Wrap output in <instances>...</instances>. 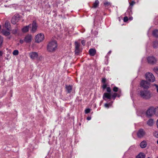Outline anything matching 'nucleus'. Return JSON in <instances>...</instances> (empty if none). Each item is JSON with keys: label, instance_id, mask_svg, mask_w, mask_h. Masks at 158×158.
Returning <instances> with one entry per match:
<instances>
[{"label": "nucleus", "instance_id": "aec40b11", "mask_svg": "<svg viewBox=\"0 0 158 158\" xmlns=\"http://www.w3.org/2000/svg\"><path fill=\"white\" fill-rule=\"evenodd\" d=\"M145 155L142 152H140L136 157V158H145Z\"/></svg>", "mask_w": 158, "mask_h": 158}, {"label": "nucleus", "instance_id": "de8ad7c7", "mask_svg": "<svg viewBox=\"0 0 158 158\" xmlns=\"http://www.w3.org/2000/svg\"><path fill=\"white\" fill-rule=\"evenodd\" d=\"M12 32H13V33H14V34L16 32V30H15V31L13 30L12 31Z\"/></svg>", "mask_w": 158, "mask_h": 158}, {"label": "nucleus", "instance_id": "423d86ee", "mask_svg": "<svg viewBox=\"0 0 158 158\" xmlns=\"http://www.w3.org/2000/svg\"><path fill=\"white\" fill-rule=\"evenodd\" d=\"M140 86L145 89H148L149 87L150 84L146 81L142 80L140 83Z\"/></svg>", "mask_w": 158, "mask_h": 158}, {"label": "nucleus", "instance_id": "f3484780", "mask_svg": "<svg viewBox=\"0 0 158 158\" xmlns=\"http://www.w3.org/2000/svg\"><path fill=\"white\" fill-rule=\"evenodd\" d=\"M5 27L7 30L9 31L11 29L10 26V23L8 21H6L5 25Z\"/></svg>", "mask_w": 158, "mask_h": 158}, {"label": "nucleus", "instance_id": "c9c22d12", "mask_svg": "<svg viewBox=\"0 0 158 158\" xmlns=\"http://www.w3.org/2000/svg\"><path fill=\"white\" fill-rule=\"evenodd\" d=\"M128 20V18L127 16H125L123 19V21L124 22H127Z\"/></svg>", "mask_w": 158, "mask_h": 158}, {"label": "nucleus", "instance_id": "4be33fe9", "mask_svg": "<svg viewBox=\"0 0 158 158\" xmlns=\"http://www.w3.org/2000/svg\"><path fill=\"white\" fill-rule=\"evenodd\" d=\"M99 2L98 1V0H96L93 4V7L96 8L99 5Z\"/></svg>", "mask_w": 158, "mask_h": 158}, {"label": "nucleus", "instance_id": "f257e3e1", "mask_svg": "<svg viewBox=\"0 0 158 158\" xmlns=\"http://www.w3.org/2000/svg\"><path fill=\"white\" fill-rule=\"evenodd\" d=\"M57 45L55 40L50 41L48 44L47 47V50L49 52H53L57 49Z\"/></svg>", "mask_w": 158, "mask_h": 158}, {"label": "nucleus", "instance_id": "37998d69", "mask_svg": "<svg viewBox=\"0 0 158 158\" xmlns=\"http://www.w3.org/2000/svg\"><path fill=\"white\" fill-rule=\"evenodd\" d=\"M24 40H20V43L21 44H23V42Z\"/></svg>", "mask_w": 158, "mask_h": 158}, {"label": "nucleus", "instance_id": "39448f33", "mask_svg": "<svg viewBox=\"0 0 158 158\" xmlns=\"http://www.w3.org/2000/svg\"><path fill=\"white\" fill-rule=\"evenodd\" d=\"M148 63L150 64H154L157 61L156 59L153 56H149L147 58Z\"/></svg>", "mask_w": 158, "mask_h": 158}, {"label": "nucleus", "instance_id": "5701e85b", "mask_svg": "<svg viewBox=\"0 0 158 158\" xmlns=\"http://www.w3.org/2000/svg\"><path fill=\"white\" fill-rule=\"evenodd\" d=\"M66 89L67 90L68 93H70L72 90V88L71 86L68 85L66 86Z\"/></svg>", "mask_w": 158, "mask_h": 158}, {"label": "nucleus", "instance_id": "7ed1b4c3", "mask_svg": "<svg viewBox=\"0 0 158 158\" xmlns=\"http://www.w3.org/2000/svg\"><path fill=\"white\" fill-rule=\"evenodd\" d=\"M44 35L41 33L38 34L35 37V40L36 43H39L42 42L44 39Z\"/></svg>", "mask_w": 158, "mask_h": 158}, {"label": "nucleus", "instance_id": "a211bd4d", "mask_svg": "<svg viewBox=\"0 0 158 158\" xmlns=\"http://www.w3.org/2000/svg\"><path fill=\"white\" fill-rule=\"evenodd\" d=\"M96 50L94 49H91L89 50V53L90 56H94L96 53Z\"/></svg>", "mask_w": 158, "mask_h": 158}, {"label": "nucleus", "instance_id": "ea45409f", "mask_svg": "<svg viewBox=\"0 0 158 158\" xmlns=\"http://www.w3.org/2000/svg\"><path fill=\"white\" fill-rule=\"evenodd\" d=\"M81 44L83 45H85V41L84 40H82L81 42Z\"/></svg>", "mask_w": 158, "mask_h": 158}, {"label": "nucleus", "instance_id": "58836bf2", "mask_svg": "<svg viewBox=\"0 0 158 158\" xmlns=\"http://www.w3.org/2000/svg\"><path fill=\"white\" fill-rule=\"evenodd\" d=\"M154 85L156 87L157 91V93H158V85H156V84H154Z\"/></svg>", "mask_w": 158, "mask_h": 158}, {"label": "nucleus", "instance_id": "603ef678", "mask_svg": "<svg viewBox=\"0 0 158 158\" xmlns=\"http://www.w3.org/2000/svg\"><path fill=\"white\" fill-rule=\"evenodd\" d=\"M156 158H158V156Z\"/></svg>", "mask_w": 158, "mask_h": 158}, {"label": "nucleus", "instance_id": "79ce46f5", "mask_svg": "<svg viewBox=\"0 0 158 158\" xmlns=\"http://www.w3.org/2000/svg\"><path fill=\"white\" fill-rule=\"evenodd\" d=\"M106 85L105 84L103 85L102 88L103 89H105L106 88Z\"/></svg>", "mask_w": 158, "mask_h": 158}, {"label": "nucleus", "instance_id": "c03bdc74", "mask_svg": "<svg viewBox=\"0 0 158 158\" xmlns=\"http://www.w3.org/2000/svg\"><path fill=\"white\" fill-rule=\"evenodd\" d=\"M87 119L88 120H90L91 119V118L90 117H88L87 118Z\"/></svg>", "mask_w": 158, "mask_h": 158}, {"label": "nucleus", "instance_id": "7c9ffc66", "mask_svg": "<svg viewBox=\"0 0 158 158\" xmlns=\"http://www.w3.org/2000/svg\"><path fill=\"white\" fill-rule=\"evenodd\" d=\"M154 114L156 116H158V107L155 108Z\"/></svg>", "mask_w": 158, "mask_h": 158}, {"label": "nucleus", "instance_id": "2eb2a0df", "mask_svg": "<svg viewBox=\"0 0 158 158\" xmlns=\"http://www.w3.org/2000/svg\"><path fill=\"white\" fill-rule=\"evenodd\" d=\"M135 4V2L134 1H132L131 3H130V6L129 7V9L127 10V12H129L130 11V13L129 14V15L131 14H132L131 12V8H132V6L134 5Z\"/></svg>", "mask_w": 158, "mask_h": 158}, {"label": "nucleus", "instance_id": "864d4df0", "mask_svg": "<svg viewBox=\"0 0 158 158\" xmlns=\"http://www.w3.org/2000/svg\"><path fill=\"white\" fill-rule=\"evenodd\" d=\"M148 158H150V157H148Z\"/></svg>", "mask_w": 158, "mask_h": 158}, {"label": "nucleus", "instance_id": "e433bc0d", "mask_svg": "<svg viewBox=\"0 0 158 158\" xmlns=\"http://www.w3.org/2000/svg\"><path fill=\"white\" fill-rule=\"evenodd\" d=\"M106 91L110 93L111 92V89H110V87H107L106 88Z\"/></svg>", "mask_w": 158, "mask_h": 158}, {"label": "nucleus", "instance_id": "c756f323", "mask_svg": "<svg viewBox=\"0 0 158 158\" xmlns=\"http://www.w3.org/2000/svg\"><path fill=\"white\" fill-rule=\"evenodd\" d=\"M118 96V97H120V95H117V94L116 93H114L112 96V97L113 98H114V99L117 96Z\"/></svg>", "mask_w": 158, "mask_h": 158}, {"label": "nucleus", "instance_id": "4c0bfd02", "mask_svg": "<svg viewBox=\"0 0 158 158\" xmlns=\"http://www.w3.org/2000/svg\"><path fill=\"white\" fill-rule=\"evenodd\" d=\"M2 38L1 36H0V47L2 45Z\"/></svg>", "mask_w": 158, "mask_h": 158}, {"label": "nucleus", "instance_id": "0eeeda50", "mask_svg": "<svg viewBox=\"0 0 158 158\" xmlns=\"http://www.w3.org/2000/svg\"><path fill=\"white\" fill-rule=\"evenodd\" d=\"M19 15H14L11 19V23L14 24H16L19 20Z\"/></svg>", "mask_w": 158, "mask_h": 158}, {"label": "nucleus", "instance_id": "f8f14e48", "mask_svg": "<svg viewBox=\"0 0 158 158\" xmlns=\"http://www.w3.org/2000/svg\"><path fill=\"white\" fill-rule=\"evenodd\" d=\"M145 132L144 130L143 129H140L139 130L137 133V135L139 138H142L145 135Z\"/></svg>", "mask_w": 158, "mask_h": 158}, {"label": "nucleus", "instance_id": "c85d7f7f", "mask_svg": "<svg viewBox=\"0 0 158 158\" xmlns=\"http://www.w3.org/2000/svg\"><path fill=\"white\" fill-rule=\"evenodd\" d=\"M19 54V51L18 50H15L13 52V54L14 55L16 56Z\"/></svg>", "mask_w": 158, "mask_h": 158}, {"label": "nucleus", "instance_id": "09e8293b", "mask_svg": "<svg viewBox=\"0 0 158 158\" xmlns=\"http://www.w3.org/2000/svg\"><path fill=\"white\" fill-rule=\"evenodd\" d=\"M157 127L158 128V119H157Z\"/></svg>", "mask_w": 158, "mask_h": 158}, {"label": "nucleus", "instance_id": "473e14b6", "mask_svg": "<svg viewBox=\"0 0 158 158\" xmlns=\"http://www.w3.org/2000/svg\"><path fill=\"white\" fill-rule=\"evenodd\" d=\"M90 111V109L89 108L86 109L85 110V114L89 113Z\"/></svg>", "mask_w": 158, "mask_h": 158}, {"label": "nucleus", "instance_id": "393cba45", "mask_svg": "<svg viewBox=\"0 0 158 158\" xmlns=\"http://www.w3.org/2000/svg\"><path fill=\"white\" fill-rule=\"evenodd\" d=\"M153 47L155 48H158V42L155 41L153 43Z\"/></svg>", "mask_w": 158, "mask_h": 158}, {"label": "nucleus", "instance_id": "9d476101", "mask_svg": "<svg viewBox=\"0 0 158 158\" xmlns=\"http://www.w3.org/2000/svg\"><path fill=\"white\" fill-rule=\"evenodd\" d=\"M29 56L30 58L33 60L36 59L38 56V53L35 52H32L29 53Z\"/></svg>", "mask_w": 158, "mask_h": 158}, {"label": "nucleus", "instance_id": "6ab92c4d", "mask_svg": "<svg viewBox=\"0 0 158 158\" xmlns=\"http://www.w3.org/2000/svg\"><path fill=\"white\" fill-rule=\"evenodd\" d=\"M147 143L146 141H143L140 143V146L142 148H144L147 146Z\"/></svg>", "mask_w": 158, "mask_h": 158}, {"label": "nucleus", "instance_id": "cd10ccee", "mask_svg": "<svg viewBox=\"0 0 158 158\" xmlns=\"http://www.w3.org/2000/svg\"><path fill=\"white\" fill-rule=\"evenodd\" d=\"M153 71L157 74L158 75V67H155L153 69Z\"/></svg>", "mask_w": 158, "mask_h": 158}, {"label": "nucleus", "instance_id": "412c9836", "mask_svg": "<svg viewBox=\"0 0 158 158\" xmlns=\"http://www.w3.org/2000/svg\"><path fill=\"white\" fill-rule=\"evenodd\" d=\"M153 119H150L147 122V124L150 126H152L153 124Z\"/></svg>", "mask_w": 158, "mask_h": 158}, {"label": "nucleus", "instance_id": "2f4dec72", "mask_svg": "<svg viewBox=\"0 0 158 158\" xmlns=\"http://www.w3.org/2000/svg\"><path fill=\"white\" fill-rule=\"evenodd\" d=\"M111 103H105L104 105L105 107L106 108H108L109 107V106H111Z\"/></svg>", "mask_w": 158, "mask_h": 158}, {"label": "nucleus", "instance_id": "6e6552de", "mask_svg": "<svg viewBox=\"0 0 158 158\" xmlns=\"http://www.w3.org/2000/svg\"><path fill=\"white\" fill-rule=\"evenodd\" d=\"M155 109L153 107H150L147 111L146 114L148 116H151L155 113Z\"/></svg>", "mask_w": 158, "mask_h": 158}, {"label": "nucleus", "instance_id": "72a5a7b5", "mask_svg": "<svg viewBox=\"0 0 158 158\" xmlns=\"http://www.w3.org/2000/svg\"><path fill=\"white\" fill-rule=\"evenodd\" d=\"M104 5L106 6H108L110 5V3L108 2H106L104 3Z\"/></svg>", "mask_w": 158, "mask_h": 158}, {"label": "nucleus", "instance_id": "f704fd0d", "mask_svg": "<svg viewBox=\"0 0 158 158\" xmlns=\"http://www.w3.org/2000/svg\"><path fill=\"white\" fill-rule=\"evenodd\" d=\"M154 135L155 137L156 138H158V132H155L154 133Z\"/></svg>", "mask_w": 158, "mask_h": 158}, {"label": "nucleus", "instance_id": "a19ab883", "mask_svg": "<svg viewBox=\"0 0 158 158\" xmlns=\"http://www.w3.org/2000/svg\"><path fill=\"white\" fill-rule=\"evenodd\" d=\"M106 79L105 78H103L102 79V81L103 83H105L106 82Z\"/></svg>", "mask_w": 158, "mask_h": 158}, {"label": "nucleus", "instance_id": "f03ea898", "mask_svg": "<svg viewBox=\"0 0 158 158\" xmlns=\"http://www.w3.org/2000/svg\"><path fill=\"white\" fill-rule=\"evenodd\" d=\"M139 94L142 98L146 99H149L151 97L150 92L147 89L144 90H141Z\"/></svg>", "mask_w": 158, "mask_h": 158}, {"label": "nucleus", "instance_id": "9b49d317", "mask_svg": "<svg viewBox=\"0 0 158 158\" xmlns=\"http://www.w3.org/2000/svg\"><path fill=\"white\" fill-rule=\"evenodd\" d=\"M32 36L31 34H28L25 37L24 41L27 43H30L31 41Z\"/></svg>", "mask_w": 158, "mask_h": 158}, {"label": "nucleus", "instance_id": "bb28decb", "mask_svg": "<svg viewBox=\"0 0 158 158\" xmlns=\"http://www.w3.org/2000/svg\"><path fill=\"white\" fill-rule=\"evenodd\" d=\"M2 33L4 35L6 36H8L10 34V33L9 32L6 31H2Z\"/></svg>", "mask_w": 158, "mask_h": 158}, {"label": "nucleus", "instance_id": "49530a36", "mask_svg": "<svg viewBox=\"0 0 158 158\" xmlns=\"http://www.w3.org/2000/svg\"><path fill=\"white\" fill-rule=\"evenodd\" d=\"M130 20H131L133 19V17H129V19Z\"/></svg>", "mask_w": 158, "mask_h": 158}, {"label": "nucleus", "instance_id": "ddd939ff", "mask_svg": "<svg viewBox=\"0 0 158 158\" xmlns=\"http://www.w3.org/2000/svg\"><path fill=\"white\" fill-rule=\"evenodd\" d=\"M80 47V44L77 42H75V52L76 54H78L80 52V49L79 47Z\"/></svg>", "mask_w": 158, "mask_h": 158}, {"label": "nucleus", "instance_id": "1a4fd4ad", "mask_svg": "<svg viewBox=\"0 0 158 158\" xmlns=\"http://www.w3.org/2000/svg\"><path fill=\"white\" fill-rule=\"evenodd\" d=\"M38 27L37 24L35 21H33L32 24L31 31L32 33L35 32L37 31Z\"/></svg>", "mask_w": 158, "mask_h": 158}, {"label": "nucleus", "instance_id": "dca6fc26", "mask_svg": "<svg viewBox=\"0 0 158 158\" xmlns=\"http://www.w3.org/2000/svg\"><path fill=\"white\" fill-rule=\"evenodd\" d=\"M30 27L31 24H30L29 25L24 27L22 29V31L24 32H27L28 31L29 28Z\"/></svg>", "mask_w": 158, "mask_h": 158}, {"label": "nucleus", "instance_id": "a878e982", "mask_svg": "<svg viewBox=\"0 0 158 158\" xmlns=\"http://www.w3.org/2000/svg\"><path fill=\"white\" fill-rule=\"evenodd\" d=\"M113 90L114 92H116L118 91L119 92H121L120 90H119L118 87L115 86L114 87Z\"/></svg>", "mask_w": 158, "mask_h": 158}, {"label": "nucleus", "instance_id": "3c124183", "mask_svg": "<svg viewBox=\"0 0 158 158\" xmlns=\"http://www.w3.org/2000/svg\"><path fill=\"white\" fill-rule=\"evenodd\" d=\"M157 144H158V140H157Z\"/></svg>", "mask_w": 158, "mask_h": 158}, {"label": "nucleus", "instance_id": "8fccbe9b", "mask_svg": "<svg viewBox=\"0 0 158 158\" xmlns=\"http://www.w3.org/2000/svg\"><path fill=\"white\" fill-rule=\"evenodd\" d=\"M111 51H110L108 53V54H110V53H111Z\"/></svg>", "mask_w": 158, "mask_h": 158}, {"label": "nucleus", "instance_id": "4468645a", "mask_svg": "<svg viewBox=\"0 0 158 158\" xmlns=\"http://www.w3.org/2000/svg\"><path fill=\"white\" fill-rule=\"evenodd\" d=\"M111 98V96L110 93H104L103 96V98L104 99L106 100V98L108 99H110Z\"/></svg>", "mask_w": 158, "mask_h": 158}, {"label": "nucleus", "instance_id": "b1692460", "mask_svg": "<svg viewBox=\"0 0 158 158\" xmlns=\"http://www.w3.org/2000/svg\"><path fill=\"white\" fill-rule=\"evenodd\" d=\"M153 35L155 37H158V30H155L153 32Z\"/></svg>", "mask_w": 158, "mask_h": 158}, {"label": "nucleus", "instance_id": "20e7f679", "mask_svg": "<svg viewBox=\"0 0 158 158\" xmlns=\"http://www.w3.org/2000/svg\"><path fill=\"white\" fill-rule=\"evenodd\" d=\"M145 77L147 80L153 82L155 80L154 76L152 73H146Z\"/></svg>", "mask_w": 158, "mask_h": 158}, {"label": "nucleus", "instance_id": "a18cd8bd", "mask_svg": "<svg viewBox=\"0 0 158 158\" xmlns=\"http://www.w3.org/2000/svg\"><path fill=\"white\" fill-rule=\"evenodd\" d=\"M3 54L2 52L1 51H0V56H1Z\"/></svg>", "mask_w": 158, "mask_h": 158}]
</instances>
